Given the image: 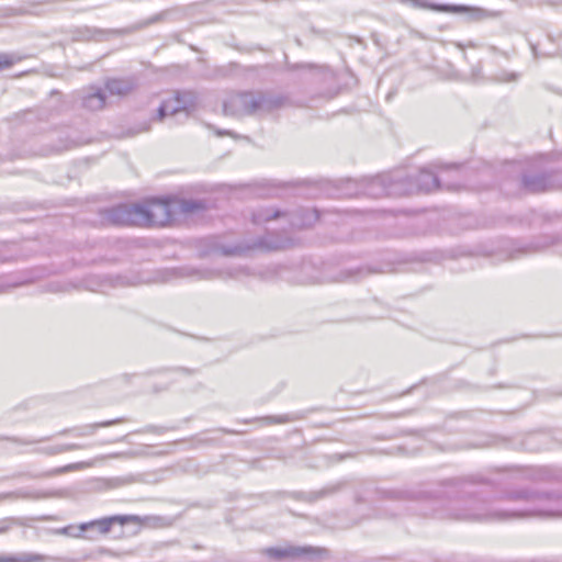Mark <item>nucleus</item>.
I'll list each match as a JSON object with an SVG mask.
<instances>
[{
	"mask_svg": "<svg viewBox=\"0 0 562 562\" xmlns=\"http://www.w3.org/2000/svg\"><path fill=\"white\" fill-rule=\"evenodd\" d=\"M473 482L457 480L449 494H456L451 517L460 520L507 521L525 518H562V491H544L532 487L510 488L492 501L477 496Z\"/></svg>",
	"mask_w": 562,
	"mask_h": 562,
	"instance_id": "f257e3e1",
	"label": "nucleus"
},
{
	"mask_svg": "<svg viewBox=\"0 0 562 562\" xmlns=\"http://www.w3.org/2000/svg\"><path fill=\"white\" fill-rule=\"evenodd\" d=\"M288 104V98L270 92H239L224 102V113L231 116H263Z\"/></svg>",
	"mask_w": 562,
	"mask_h": 562,
	"instance_id": "f03ea898",
	"label": "nucleus"
},
{
	"mask_svg": "<svg viewBox=\"0 0 562 562\" xmlns=\"http://www.w3.org/2000/svg\"><path fill=\"white\" fill-rule=\"evenodd\" d=\"M140 204H119L100 211L105 225H140L145 217Z\"/></svg>",
	"mask_w": 562,
	"mask_h": 562,
	"instance_id": "7ed1b4c3",
	"label": "nucleus"
},
{
	"mask_svg": "<svg viewBox=\"0 0 562 562\" xmlns=\"http://www.w3.org/2000/svg\"><path fill=\"white\" fill-rule=\"evenodd\" d=\"M403 3H408L414 8L428 9L438 12L452 13V14H470L473 20H482L487 16L485 10L475 7L463 4H438L427 2L426 0H401Z\"/></svg>",
	"mask_w": 562,
	"mask_h": 562,
	"instance_id": "20e7f679",
	"label": "nucleus"
},
{
	"mask_svg": "<svg viewBox=\"0 0 562 562\" xmlns=\"http://www.w3.org/2000/svg\"><path fill=\"white\" fill-rule=\"evenodd\" d=\"M194 97L191 92H178L175 97L165 100L158 108V120H164L167 116H183L184 120L189 117L188 108L193 105Z\"/></svg>",
	"mask_w": 562,
	"mask_h": 562,
	"instance_id": "39448f33",
	"label": "nucleus"
},
{
	"mask_svg": "<svg viewBox=\"0 0 562 562\" xmlns=\"http://www.w3.org/2000/svg\"><path fill=\"white\" fill-rule=\"evenodd\" d=\"M144 214V222L140 225H164L170 221L169 204L161 201H153L140 204Z\"/></svg>",
	"mask_w": 562,
	"mask_h": 562,
	"instance_id": "423d86ee",
	"label": "nucleus"
},
{
	"mask_svg": "<svg viewBox=\"0 0 562 562\" xmlns=\"http://www.w3.org/2000/svg\"><path fill=\"white\" fill-rule=\"evenodd\" d=\"M137 517L128 515H115L103 517L101 519L91 520L79 525L80 531L98 530L100 533H109L115 524L125 525L135 521Z\"/></svg>",
	"mask_w": 562,
	"mask_h": 562,
	"instance_id": "0eeeda50",
	"label": "nucleus"
},
{
	"mask_svg": "<svg viewBox=\"0 0 562 562\" xmlns=\"http://www.w3.org/2000/svg\"><path fill=\"white\" fill-rule=\"evenodd\" d=\"M123 34H126V30L83 26L75 31V38L78 41L105 42L109 41L112 36H120Z\"/></svg>",
	"mask_w": 562,
	"mask_h": 562,
	"instance_id": "6e6552de",
	"label": "nucleus"
},
{
	"mask_svg": "<svg viewBox=\"0 0 562 562\" xmlns=\"http://www.w3.org/2000/svg\"><path fill=\"white\" fill-rule=\"evenodd\" d=\"M554 187L551 175L536 172L524 173L521 177V188L528 193H539L553 189Z\"/></svg>",
	"mask_w": 562,
	"mask_h": 562,
	"instance_id": "1a4fd4ad",
	"label": "nucleus"
},
{
	"mask_svg": "<svg viewBox=\"0 0 562 562\" xmlns=\"http://www.w3.org/2000/svg\"><path fill=\"white\" fill-rule=\"evenodd\" d=\"M137 87V80L134 77L112 78L106 80L105 89L112 95L124 97L134 91Z\"/></svg>",
	"mask_w": 562,
	"mask_h": 562,
	"instance_id": "9d476101",
	"label": "nucleus"
},
{
	"mask_svg": "<svg viewBox=\"0 0 562 562\" xmlns=\"http://www.w3.org/2000/svg\"><path fill=\"white\" fill-rule=\"evenodd\" d=\"M105 93L100 88H89L81 98V105L90 111H99L105 105Z\"/></svg>",
	"mask_w": 562,
	"mask_h": 562,
	"instance_id": "9b49d317",
	"label": "nucleus"
},
{
	"mask_svg": "<svg viewBox=\"0 0 562 562\" xmlns=\"http://www.w3.org/2000/svg\"><path fill=\"white\" fill-rule=\"evenodd\" d=\"M314 550L311 547H286V548H269L267 554L273 559L283 558H303L311 554Z\"/></svg>",
	"mask_w": 562,
	"mask_h": 562,
	"instance_id": "f8f14e48",
	"label": "nucleus"
},
{
	"mask_svg": "<svg viewBox=\"0 0 562 562\" xmlns=\"http://www.w3.org/2000/svg\"><path fill=\"white\" fill-rule=\"evenodd\" d=\"M416 183H417V189L419 191H424V192H430L435 189L440 188V182H439L438 177L434 172H431L427 169H422L419 171V173L416 176Z\"/></svg>",
	"mask_w": 562,
	"mask_h": 562,
	"instance_id": "ddd939ff",
	"label": "nucleus"
},
{
	"mask_svg": "<svg viewBox=\"0 0 562 562\" xmlns=\"http://www.w3.org/2000/svg\"><path fill=\"white\" fill-rule=\"evenodd\" d=\"M126 282L124 278L117 276L115 278L101 279L99 277H91L85 282V288L89 291H103L104 288L124 285Z\"/></svg>",
	"mask_w": 562,
	"mask_h": 562,
	"instance_id": "4468645a",
	"label": "nucleus"
},
{
	"mask_svg": "<svg viewBox=\"0 0 562 562\" xmlns=\"http://www.w3.org/2000/svg\"><path fill=\"white\" fill-rule=\"evenodd\" d=\"M255 247H258V248L263 247V241L259 240L257 244H255L252 246H247V247H245L243 245H235V246L216 245L214 247V251H217L223 256H243L246 254V251H248Z\"/></svg>",
	"mask_w": 562,
	"mask_h": 562,
	"instance_id": "2eb2a0df",
	"label": "nucleus"
},
{
	"mask_svg": "<svg viewBox=\"0 0 562 562\" xmlns=\"http://www.w3.org/2000/svg\"><path fill=\"white\" fill-rule=\"evenodd\" d=\"M125 420H126V418H117V419H112V420H106V422H101V423H94V424L75 428L72 431L75 432V436H77V437L92 436L98 428L108 427L111 425L123 423Z\"/></svg>",
	"mask_w": 562,
	"mask_h": 562,
	"instance_id": "dca6fc26",
	"label": "nucleus"
},
{
	"mask_svg": "<svg viewBox=\"0 0 562 562\" xmlns=\"http://www.w3.org/2000/svg\"><path fill=\"white\" fill-rule=\"evenodd\" d=\"M26 57V55L19 52L0 53V71L11 68Z\"/></svg>",
	"mask_w": 562,
	"mask_h": 562,
	"instance_id": "f3484780",
	"label": "nucleus"
},
{
	"mask_svg": "<svg viewBox=\"0 0 562 562\" xmlns=\"http://www.w3.org/2000/svg\"><path fill=\"white\" fill-rule=\"evenodd\" d=\"M370 192L375 196L390 195L395 193L392 184L386 186L384 178H376L370 184Z\"/></svg>",
	"mask_w": 562,
	"mask_h": 562,
	"instance_id": "a211bd4d",
	"label": "nucleus"
},
{
	"mask_svg": "<svg viewBox=\"0 0 562 562\" xmlns=\"http://www.w3.org/2000/svg\"><path fill=\"white\" fill-rule=\"evenodd\" d=\"M179 209L182 213L189 214L203 211L206 209V205L205 202L202 200L183 199L179 202Z\"/></svg>",
	"mask_w": 562,
	"mask_h": 562,
	"instance_id": "6ab92c4d",
	"label": "nucleus"
},
{
	"mask_svg": "<svg viewBox=\"0 0 562 562\" xmlns=\"http://www.w3.org/2000/svg\"><path fill=\"white\" fill-rule=\"evenodd\" d=\"M301 418H302V416L300 414L292 413V414H284V415H279V416H265V417H260V418H255L254 420H261V422H265L266 424H285V423H292V422L299 420Z\"/></svg>",
	"mask_w": 562,
	"mask_h": 562,
	"instance_id": "aec40b11",
	"label": "nucleus"
},
{
	"mask_svg": "<svg viewBox=\"0 0 562 562\" xmlns=\"http://www.w3.org/2000/svg\"><path fill=\"white\" fill-rule=\"evenodd\" d=\"M344 485L345 484L342 482H338V483H335V484L327 485V486L323 487L319 491L312 492L311 496H310V499L311 501H316V499H319V498H323V497H327V496L334 495L337 492H339L344 487Z\"/></svg>",
	"mask_w": 562,
	"mask_h": 562,
	"instance_id": "412c9836",
	"label": "nucleus"
},
{
	"mask_svg": "<svg viewBox=\"0 0 562 562\" xmlns=\"http://www.w3.org/2000/svg\"><path fill=\"white\" fill-rule=\"evenodd\" d=\"M44 557L35 553H20L12 557H0V562H40Z\"/></svg>",
	"mask_w": 562,
	"mask_h": 562,
	"instance_id": "4be33fe9",
	"label": "nucleus"
},
{
	"mask_svg": "<svg viewBox=\"0 0 562 562\" xmlns=\"http://www.w3.org/2000/svg\"><path fill=\"white\" fill-rule=\"evenodd\" d=\"M243 271H244V269H234V270H229L227 272L222 271V270H218V271L206 270L201 273L200 278L206 279V280H211L214 278H225V277L236 278Z\"/></svg>",
	"mask_w": 562,
	"mask_h": 562,
	"instance_id": "5701e85b",
	"label": "nucleus"
},
{
	"mask_svg": "<svg viewBox=\"0 0 562 562\" xmlns=\"http://www.w3.org/2000/svg\"><path fill=\"white\" fill-rule=\"evenodd\" d=\"M362 274H364V271L362 269L341 270L337 277L331 279V281H335V282L358 281L359 277Z\"/></svg>",
	"mask_w": 562,
	"mask_h": 562,
	"instance_id": "b1692460",
	"label": "nucleus"
},
{
	"mask_svg": "<svg viewBox=\"0 0 562 562\" xmlns=\"http://www.w3.org/2000/svg\"><path fill=\"white\" fill-rule=\"evenodd\" d=\"M80 448H81V446L78 443H65V445L50 446V447L44 448L42 451L44 453L55 456V454H59V453H63L66 451H71V450H76V449H80Z\"/></svg>",
	"mask_w": 562,
	"mask_h": 562,
	"instance_id": "393cba45",
	"label": "nucleus"
},
{
	"mask_svg": "<svg viewBox=\"0 0 562 562\" xmlns=\"http://www.w3.org/2000/svg\"><path fill=\"white\" fill-rule=\"evenodd\" d=\"M383 496L385 498L394 499V501H404V499H412V498L418 497V495L414 492L397 491V490L385 491V492H383Z\"/></svg>",
	"mask_w": 562,
	"mask_h": 562,
	"instance_id": "a878e982",
	"label": "nucleus"
},
{
	"mask_svg": "<svg viewBox=\"0 0 562 562\" xmlns=\"http://www.w3.org/2000/svg\"><path fill=\"white\" fill-rule=\"evenodd\" d=\"M167 14V11H162L160 13H157L153 16H150L149 19H147L146 21L144 22H140L139 24H137L136 26H132V27H128V29H125L126 30V34L127 33H131V32H134V31H137V30H140L143 27H146L148 25H151V24H155V23H158L160 21H162V19L166 16Z\"/></svg>",
	"mask_w": 562,
	"mask_h": 562,
	"instance_id": "bb28decb",
	"label": "nucleus"
},
{
	"mask_svg": "<svg viewBox=\"0 0 562 562\" xmlns=\"http://www.w3.org/2000/svg\"><path fill=\"white\" fill-rule=\"evenodd\" d=\"M282 214L278 210H263L257 214H254V222L255 223H261V222H269L271 220H276L280 217Z\"/></svg>",
	"mask_w": 562,
	"mask_h": 562,
	"instance_id": "cd10ccee",
	"label": "nucleus"
},
{
	"mask_svg": "<svg viewBox=\"0 0 562 562\" xmlns=\"http://www.w3.org/2000/svg\"><path fill=\"white\" fill-rule=\"evenodd\" d=\"M83 142L82 140H79V139H75L70 136H67L65 142H63V144L60 145H57L55 147V150L56 151H63V150H67V149H70L72 147H76V146H79L81 145Z\"/></svg>",
	"mask_w": 562,
	"mask_h": 562,
	"instance_id": "c85d7f7f",
	"label": "nucleus"
},
{
	"mask_svg": "<svg viewBox=\"0 0 562 562\" xmlns=\"http://www.w3.org/2000/svg\"><path fill=\"white\" fill-rule=\"evenodd\" d=\"M83 531L79 530V526H67L59 530V533L70 536V537H80Z\"/></svg>",
	"mask_w": 562,
	"mask_h": 562,
	"instance_id": "c756f323",
	"label": "nucleus"
},
{
	"mask_svg": "<svg viewBox=\"0 0 562 562\" xmlns=\"http://www.w3.org/2000/svg\"><path fill=\"white\" fill-rule=\"evenodd\" d=\"M517 78H518V75H517V74H515V72H512V74L504 72V74L498 78V81L509 82V81H515V80H517Z\"/></svg>",
	"mask_w": 562,
	"mask_h": 562,
	"instance_id": "7c9ffc66",
	"label": "nucleus"
},
{
	"mask_svg": "<svg viewBox=\"0 0 562 562\" xmlns=\"http://www.w3.org/2000/svg\"><path fill=\"white\" fill-rule=\"evenodd\" d=\"M9 440H11L13 442L22 443V445H32L35 442L43 441L42 439L41 440H27V439H20V438H9Z\"/></svg>",
	"mask_w": 562,
	"mask_h": 562,
	"instance_id": "2f4dec72",
	"label": "nucleus"
},
{
	"mask_svg": "<svg viewBox=\"0 0 562 562\" xmlns=\"http://www.w3.org/2000/svg\"><path fill=\"white\" fill-rule=\"evenodd\" d=\"M177 371L184 373V374H192L194 371L187 368H178Z\"/></svg>",
	"mask_w": 562,
	"mask_h": 562,
	"instance_id": "473e14b6",
	"label": "nucleus"
},
{
	"mask_svg": "<svg viewBox=\"0 0 562 562\" xmlns=\"http://www.w3.org/2000/svg\"><path fill=\"white\" fill-rule=\"evenodd\" d=\"M10 285L0 281V293H3L9 289Z\"/></svg>",
	"mask_w": 562,
	"mask_h": 562,
	"instance_id": "72a5a7b5",
	"label": "nucleus"
},
{
	"mask_svg": "<svg viewBox=\"0 0 562 562\" xmlns=\"http://www.w3.org/2000/svg\"><path fill=\"white\" fill-rule=\"evenodd\" d=\"M223 431L226 434H240L241 432V431L228 430V429H223Z\"/></svg>",
	"mask_w": 562,
	"mask_h": 562,
	"instance_id": "f704fd0d",
	"label": "nucleus"
},
{
	"mask_svg": "<svg viewBox=\"0 0 562 562\" xmlns=\"http://www.w3.org/2000/svg\"><path fill=\"white\" fill-rule=\"evenodd\" d=\"M157 430H158V428L154 427V426L148 428V431H157ZM159 430H162V428H159Z\"/></svg>",
	"mask_w": 562,
	"mask_h": 562,
	"instance_id": "c9c22d12",
	"label": "nucleus"
},
{
	"mask_svg": "<svg viewBox=\"0 0 562 562\" xmlns=\"http://www.w3.org/2000/svg\"><path fill=\"white\" fill-rule=\"evenodd\" d=\"M218 135H232V133L228 131H225V132H218Z\"/></svg>",
	"mask_w": 562,
	"mask_h": 562,
	"instance_id": "e433bc0d",
	"label": "nucleus"
},
{
	"mask_svg": "<svg viewBox=\"0 0 562 562\" xmlns=\"http://www.w3.org/2000/svg\"><path fill=\"white\" fill-rule=\"evenodd\" d=\"M7 258L0 256V262H4Z\"/></svg>",
	"mask_w": 562,
	"mask_h": 562,
	"instance_id": "4c0bfd02",
	"label": "nucleus"
}]
</instances>
